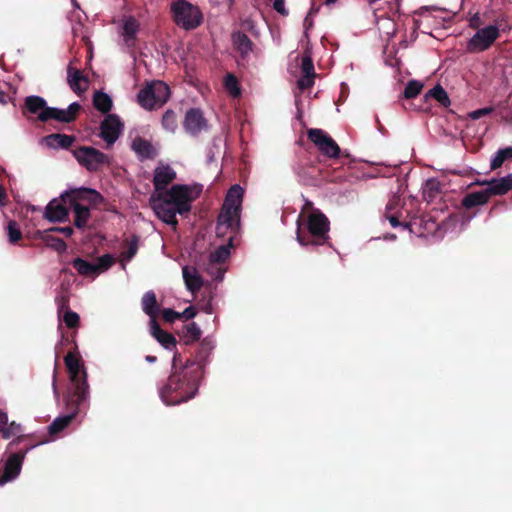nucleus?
Returning a JSON list of instances; mask_svg holds the SVG:
<instances>
[{"mask_svg": "<svg viewBox=\"0 0 512 512\" xmlns=\"http://www.w3.org/2000/svg\"><path fill=\"white\" fill-rule=\"evenodd\" d=\"M244 190L240 185L235 184L227 192L224 204L220 212L224 215H232L240 218L241 204Z\"/></svg>", "mask_w": 512, "mask_h": 512, "instance_id": "16", "label": "nucleus"}, {"mask_svg": "<svg viewBox=\"0 0 512 512\" xmlns=\"http://www.w3.org/2000/svg\"><path fill=\"white\" fill-rule=\"evenodd\" d=\"M423 84L417 80H410L403 92L405 99H413L422 91Z\"/></svg>", "mask_w": 512, "mask_h": 512, "instance_id": "44", "label": "nucleus"}, {"mask_svg": "<svg viewBox=\"0 0 512 512\" xmlns=\"http://www.w3.org/2000/svg\"><path fill=\"white\" fill-rule=\"evenodd\" d=\"M240 230V218L232 215H224L220 212L217 218L216 235L217 237H224L228 232L229 246H233L234 239L238 236Z\"/></svg>", "mask_w": 512, "mask_h": 512, "instance_id": "13", "label": "nucleus"}, {"mask_svg": "<svg viewBox=\"0 0 512 512\" xmlns=\"http://www.w3.org/2000/svg\"><path fill=\"white\" fill-rule=\"evenodd\" d=\"M138 251V237L133 236L126 251L121 253L123 261H130Z\"/></svg>", "mask_w": 512, "mask_h": 512, "instance_id": "48", "label": "nucleus"}, {"mask_svg": "<svg viewBox=\"0 0 512 512\" xmlns=\"http://www.w3.org/2000/svg\"><path fill=\"white\" fill-rule=\"evenodd\" d=\"M149 203L156 216L161 221L176 228L178 225V220L176 218L178 211H176V209L171 206L169 202L166 201L164 197H162L161 194L152 193L149 199Z\"/></svg>", "mask_w": 512, "mask_h": 512, "instance_id": "11", "label": "nucleus"}, {"mask_svg": "<svg viewBox=\"0 0 512 512\" xmlns=\"http://www.w3.org/2000/svg\"><path fill=\"white\" fill-rule=\"evenodd\" d=\"M197 312L193 306L187 307L183 312L180 313V319L190 320L196 316Z\"/></svg>", "mask_w": 512, "mask_h": 512, "instance_id": "57", "label": "nucleus"}, {"mask_svg": "<svg viewBox=\"0 0 512 512\" xmlns=\"http://www.w3.org/2000/svg\"><path fill=\"white\" fill-rule=\"evenodd\" d=\"M150 333L165 349H172L176 346L175 337L162 330L157 321H150Z\"/></svg>", "mask_w": 512, "mask_h": 512, "instance_id": "24", "label": "nucleus"}, {"mask_svg": "<svg viewBox=\"0 0 512 512\" xmlns=\"http://www.w3.org/2000/svg\"><path fill=\"white\" fill-rule=\"evenodd\" d=\"M149 86L154 93V98L158 106L163 105L170 96L169 86L162 81H153Z\"/></svg>", "mask_w": 512, "mask_h": 512, "instance_id": "33", "label": "nucleus"}, {"mask_svg": "<svg viewBox=\"0 0 512 512\" xmlns=\"http://www.w3.org/2000/svg\"><path fill=\"white\" fill-rule=\"evenodd\" d=\"M301 72H302V75L316 77L313 60H312L311 56L308 53H305L302 56V59H301Z\"/></svg>", "mask_w": 512, "mask_h": 512, "instance_id": "46", "label": "nucleus"}, {"mask_svg": "<svg viewBox=\"0 0 512 512\" xmlns=\"http://www.w3.org/2000/svg\"><path fill=\"white\" fill-rule=\"evenodd\" d=\"M7 235L9 238V242L12 244L17 243L22 238V232L16 221L11 220L8 222Z\"/></svg>", "mask_w": 512, "mask_h": 512, "instance_id": "45", "label": "nucleus"}, {"mask_svg": "<svg viewBox=\"0 0 512 512\" xmlns=\"http://www.w3.org/2000/svg\"><path fill=\"white\" fill-rule=\"evenodd\" d=\"M182 274L186 288L190 292L195 293L201 289V287L203 286V280L195 267H183Z\"/></svg>", "mask_w": 512, "mask_h": 512, "instance_id": "25", "label": "nucleus"}, {"mask_svg": "<svg viewBox=\"0 0 512 512\" xmlns=\"http://www.w3.org/2000/svg\"><path fill=\"white\" fill-rule=\"evenodd\" d=\"M491 112H492V108H482V109H478V110L471 112L470 117L474 120H477V119L481 118L482 116H485Z\"/></svg>", "mask_w": 512, "mask_h": 512, "instance_id": "58", "label": "nucleus"}, {"mask_svg": "<svg viewBox=\"0 0 512 512\" xmlns=\"http://www.w3.org/2000/svg\"><path fill=\"white\" fill-rule=\"evenodd\" d=\"M161 124L163 129L170 133H174L178 128V117L175 111L168 109L162 116Z\"/></svg>", "mask_w": 512, "mask_h": 512, "instance_id": "41", "label": "nucleus"}, {"mask_svg": "<svg viewBox=\"0 0 512 512\" xmlns=\"http://www.w3.org/2000/svg\"><path fill=\"white\" fill-rule=\"evenodd\" d=\"M161 314H162L163 320L168 322V323H173L176 320L180 319V312L174 311L171 308H164L161 311Z\"/></svg>", "mask_w": 512, "mask_h": 512, "instance_id": "52", "label": "nucleus"}, {"mask_svg": "<svg viewBox=\"0 0 512 512\" xmlns=\"http://www.w3.org/2000/svg\"><path fill=\"white\" fill-rule=\"evenodd\" d=\"M231 39L234 48L239 52L241 58L246 59L253 50L254 44L251 39L242 31L233 32Z\"/></svg>", "mask_w": 512, "mask_h": 512, "instance_id": "23", "label": "nucleus"}, {"mask_svg": "<svg viewBox=\"0 0 512 512\" xmlns=\"http://www.w3.org/2000/svg\"><path fill=\"white\" fill-rule=\"evenodd\" d=\"M297 223V241L302 246H320L330 239V221L320 210H313L308 214L304 228L301 227L299 220Z\"/></svg>", "mask_w": 512, "mask_h": 512, "instance_id": "3", "label": "nucleus"}, {"mask_svg": "<svg viewBox=\"0 0 512 512\" xmlns=\"http://www.w3.org/2000/svg\"><path fill=\"white\" fill-rule=\"evenodd\" d=\"M176 178V172L168 165L161 164L154 171L153 185L155 191L153 193H160L168 191L167 186Z\"/></svg>", "mask_w": 512, "mask_h": 512, "instance_id": "19", "label": "nucleus"}, {"mask_svg": "<svg viewBox=\"0 0 512 512\" xmlns=\"http://www.w3.org/2000/svg\"><path fill=\"white\" fill-rule=\"evenodd\" d=\"M44 215L50 222H63L68 216V210L64 205L53 200L46 206Z\"/></svg>", "mask_w": 512, "mask_h": 512, "instance_id": "28", "label": "nucleus"}, {"mask_svg": "<svg viewBox=\"0 0 512 512\" xmlns=\"http://www.w3.org/2000/svg\"><path fill=\"white\" fill-rule=\"evenodd\" d=\"M25 110L31 114H37V117L43 113L47 106L46 100L40 96L32 95L25 98L24 102Z\"/></svg>", "mask_w": 512, "mask_h": 512, "instance_id": "31", "label": "nucleus"}, {"mask_svg": "<svg viewBox=\"0 0 512 512\" xmlns=\"http://www.w3.org/2000/svg\"><path fill=\"white\" fill-rule=\"evenodd\" d=\"M20 430V425L15 421L8 423L3 429H0L1 435L4 439H9L16 435Z\"/></svg>", "mask_w": 512, "mask_h": 512, "instance_id": "51", "label": "nucleus"}, {"mask_svg": "<svg viewBox=\"0 0 512 512\" xmlns=\"http://www.w3.org/2000/svg\"><path fill=\"white\" fill-rule=\"evenodd\" d=\"M427 98L435 99L443 107H448L451 104V101L449 99L447 92L439 84L434 86L432 89H430L426 93L425 99H427Z\"/></svg>", "mask_w": 512, "mask_h": 512, "instance_id": "36", "label": "nucleus"}, {"mask_svg": "<svg viewBox=\"0 0 512 512\" xmlns=\"http://www.w3.org/2000/svg\"><path fill=\"white\" fill-rule=\"evenodd\" d=\"M319 8H320V6H317V5H316L315 0H312V3H311V7H310V10H309L308 16L305 18V24L307 23V21H308V17H309V16H312V15H315V14H317V13H318Z\"/></svg>", "mask_w": 512, "mask_h": 512, "instance_id": "62", "label": "nucleus"}, {"mask_svg": "<svg viewBox=\"0 0 512 512\" xmlns=\"http://www.w3.org/2000/svg\"><path fill=\"white\" fill-rule=\"evenodd\" d=\"M212 351V345L209 341L204 340L200 344L193 359H187L184 363H193L194 366H199L200 375L203 377L204 367L207 359Z\"/></svg>", "mask_w": 512, "mask_h": 512, "instance_id": "26", "label": "nucleus"}, {"mask_svg": "<svg viewBox=\"0 0 512 512\" xmlns=\"http://www.w3.org/2000/svg\"><path fill=\"white\" fill-rule=\"evenodd\" d=\"M81 164H84V166L89 171H97L99 169L100 164L103 162H80Z\"/></svg>", "mask_w": 512, "mask_h": 512, "instance_id": "61", "label": "nucleus"}, {"mask_svg": "<svg viewBox=\"0 0 512 512\" xmlns=\"http://www.w3.org/2000/svg\"><path fill=\"white\" fill-rule=\"evenodd\" d=\"M224 87L229 92V94L237 98L241 95V89L239 86L238 79L235 75L229 73L224 78Z\"/></svg>", "mask_w": 512, "mask_h": 512, "instance_id": "43", "label": "nucleus"}, {"mask_svg": "<svg viewBox=\"0 0 512 512\" xmlns=\"http://www.w3.org/2000/svg\"><path fill=\"white\" fill-rule=\"evenodd\" d=\"M67 81L70 88L78 95L88 88V78L83 75L81 70L73 68L71 65L67 68Z\"/></svg>", "mask_w": 512, "mask_h": 512, "instance_id": "22", "label": "nucleus"}, {"mask_svg": "<svg viewBox=\"0 0 512 512\" xmlns=\"http://www.w3.org/2000/svg\"><path fill=\"white\" fill-rule=\"evenodd\" d=\"M66 405L70 412L66 415H62L54 419V421L48 426V433L50 436H57L62 432L75 418L77 413L80 411L82 405H76V403H68V396L66 397Z\"/></svg>", "mask_w": 512, "mask_h": 512, "instance_id": "17", "label": "nucleus"}, {"mask_svg": "<svg viewBox=\"0 0 512 512\" xmlns=\"http://www.w3.org/2000/svg\"><path fill=\"white\" fill-rule=\"evenodd\" d=\"M142 309L150 317V321H157L159 305L153 291L146 292L141 300Z\"/></svg>", "mask_w": 512, "mask_h": 512, "instance_id": "29", "label": "nucleus"}, {"mask_svg": "<svg viewBox=\"0 0 512 512\" xmlns=\"http://www.w3.org/2000/svg\"><path fill=\"white\" fill-rule=\"evenodd\" d=\"M482 25V20L480 18L479 13H475L470 19H469V26L473 29H480L479 27Z\"/></svg>", "mask_w": 512, "mask_h": 512, "instance_id": "59", "label": "nucleus"}, {"mask_svg": "<svg viewBox=\"0 0 512 512\" xmlns=\"http://www.w3.org/2000/svg\"><path fill=\"white\" fill-rule=\"evenodd\" d=\"M139 29L140 23L135 17L128 16L123 19L121 35L123 36L124 42L128 48H134L136 46V36Z\"/></svg>", "mask_w": 512, "mask_h": 512, "instance_id": "21", "label": "nucleus"}, {"mask_svg": "<svg viewBox=\"0 0 512 512\" xmlns=\"http://www.w3.org/2000/svg\"><path fill=\"white\" fill-rule=\"evenodd\" d=\"M170 12L175 24L186 31L198 28L203 22L200 8L187 0H173Z\"/></svg>", "mask_w": 512, "mask_h": 512, "instance_id": "6", "label": "nucleus"}, {"mask_svg": "<svg viewBox=\"0 0 512 512\" xmlns=\"http://www.w3.org/2000/svg\"><path fill=\"white\" fill-rule=\"evenodd\" d=\"M397 207V201H390L386 206L385 211V217L389 221L392 227H402L403 229H408L409 231H412L411 229V223L410 222H400L399 216L395 213H393V210Z\"/></svg>", "mask_w": 512, "mask_h": 512, "instance_id": "34", "label": "nucleus"}, {"mask_svg": "<svg viewBox=\"0 0 512 512\" xmlns=\"http://www.w3.org/2000/svg\"><path fill=\"white\" fill-rule=\"evenodd\" d=\"M193 193L194 190L188 185L176 184L168 191L159 194L178 211L179 215H185L191 211V204L198 197L199 191Z\"/></svg>", "mask_w": 512, "mask_h": 512, "instance_id": "8", "label": "nucleus"}, {"mask_svg": "<svg viewBox=\"0 0 512 512\" xmlns=\"http://www.w3.org/2000/svg\"><path fill=\"white\" fill-rule=\"evenodd\" d=\"M137 99L139 104L145 109L152 110L158 106L154 98V93L149 85L138 92Z\"/></svg>", "mask_w": 512, "mask_h": 512, "instance_id": "35", "label": "nucleus"}, {"mask_svg": "<svg viewBox=\"0 0 512 512\" xmlns=\"http://www.w3.org/2000/svg\"><path fill=\"white\" fill-rule=\"evenodd\" d=\"M314 79V76L302 75L297 81V86L302 91L307 90L314 85Z\"/></svg>", "mask_w": 512, "mask_h": 512, "instance_id": "53", "label": "nucleus"}, {"mask_svg": "<svg viewBox=\"0 0 512 512\" xmlns=\"http://www.w3.org/2000/svg\"><path fill=\"white\" fill-rule=\"evenodd\" d=\"M8 424V414L0 410V429H3Z\"/></svg>", "mask_w": 512, "mask_h": 512, "instance_id": "63", "label": "nucleus"}, {"mask_svg": "<svg viewBox=\"0 0 512 512\" xmlns=\"http://www.w3.org/2000/svg\"><path fill=\"white\" fill-rule=\"evenodd\" d=\"M49 230H51L52 232L63 233L67 237H69V236H71L73 234V229L70 226H67V227H52V228H49Z\"/></svg>", "mask_w": 512, "mask_h": 512, "instance_id": "60", "label": "nucleus"}, {"mask_svg": "<svg viewBox=\"0 0 512 512\" xmlns=\"http://www.w3.org/2000/svg\"><path fill=\"white\" fill-rule=\"evenodd\" d=\"M51 230L37 231V238L45 242L46 246L62 253L67 249L66 243L59 237L51 235Z\"/></svg>", "mask_w": 512, "mask_h": 512, "instance_id": "30", "label": "nucleus"}, {"mask_svg": "<svg viewBox=\"0 0 512 512\" xmlns=\"http://www.w3.org/2000/svg\"><path fill=\"white\" fill-rule=\"evenodd\" d=\"M123 124L115 114L107 115L100 124V136L107 144H113L121 134Z\"/></svg>", "mask_w": 512, "mask_h": 512, "instance_id": "15", "label": "nucleus"}, {"mask_svg": "<svg viewBox=\"0 0 512 512\" xmlns=\"http://www.w3.org/2000/svg\"><path fill=\"white\" fill-rule=\"evenodd\" d=\"M325 164L326 162H299L295 171L304 185H318L328 178Z\"/></svg>", "mask_w": 512, "mask_h": 512, "instance_id": "9", "label": "nucleus"}, {"mask_svg": "<svg viewBox=\"0 0 512 512\" xmlns=\"http://www.w3.org/2000/svg\"><path fill=\"white\" fill-rule=\"evenodd\" d=\"M201 379L199 366H194L193 363H183L182 355L175 352L170 375L159 388V396L168 406L188 402L198 393Z\"/></svg>", "mask_w": 512, "mask_h": 512, "instance_id": "1", "label": "nucleus"}, {"mask_svg": "<svg viewBox=\"0 0 512 512\" xmlns=\"http://www.w3.org/2000/svg\"><path fill=\"white\" fill-rule=\"evenodd\" d=\"M201 330L195 322L185 325L182 329V336L185 339V344L198 341L201 337Z\"/></svg>", "mask_w": 512, "mask_h": 512, "instance_id": "39", "label": "nucleus"}, {"mask_svg": "<svg viewBox=\"0 0 512 512\" xmlns=\"http://www.w3.org/2000/svg\"><path fill=\"white\" fill-rule=\"evenodd\" d=\"M62 314H63V317H62L63 321L68 328L74 329L79 326L80 317L76 312H74L72 310H67Z\"/></svg>", "mask_w": 512, "mask_h": 512, "instance_id": "47", "label": "nucleus"}, {"mask_svg": "<svg viewBox=\"0 0 512 512\" xmlns=\"http://www.w3.org/2000/svg\"><path fill=\"white\" fill-rule=\"evenodd\" d=\"M93 105L101 113H108L112 108V99L104 92H96L93 97Z\"/></svg>", "mask_w": 512, "mask_h": 512, "instance_id": "38", "label": "nucleus"}, {"mask_svg": "<svg viewBox=\"0 0 512 512\" xmlns=\"http://www.w3.org/2000/svg\"><path fill=\"white\" fill-rule=\"evenodd\" d=\"M74 156L78 161L89 160L88 157L91 156L94 157V160H107L105 156L102 153L98 152L95 148L86 146L80 147L79 149L75 150Z\"/></svg>", "mask_w": 512, "mask_h": 512, "instance_id": "40", "label": "nucleus"}, {"mask_svg": "<svg viewBox=\"0 0 512 512\" xmlns=\"http://www.w3.org/2000/svg\"><path fill=\"white\" fill-rule=\"evenodd\" d=\"M443 183L437 178H430L423 188V197L427 202L433 201L441 192Z\"/></svg>", "mask_w": 512, "mask_h": 512, "instance_id": "32", "label": "nucleus"}, {"mask_svg": "<svg viewBox=\"0 0 512 512\" xmlns=\"http://www.w3.org/2000/svg\"><path fill=\"white\" fill-rule=\"evenodd\" d=\"M433 168L440 171L442 173V177H446L449 174L465 176L470 173V170H468V169L451 170V169H446V168H442V167H440V168L433 167Z\"/></svg>", "mask_w": 512, "mask_h": 512, "instance_id": "54", "label": "nucleus"}, {"mask_svg": "<svg viewBox=\"0 0 512 512\" xmlns=\"http://www.w3.org/2000/svg\"><path fill=\"white\" fill-rule=\"evenodd\" d=\"M512 158V147L499 149L492 160H508Z\"/></svg>", "mask_w": 512, "mask_h": 512, "instance_id": "55", "label": "nucleus"}, {"mask_svg": "<svg viewBox=\"0 0 512 512\" xmlns=\"http://www.w3.org/2000/svg\"><path fill=\"white\" fill-rule=\"evenodd\" d=\"M313 210H316V209L313 207V203H312L311 201H309V200H306V201H305V204H304V206H303V208H302V213L309 212V211H310V213H311Z\"/></svg>", "mask_w": 512, "mask_h": 512, "instance_id": "64", "label": "nucleus"}, {"mask_svg": "<svg viewBox=\"0 0 512 512\" xmlns=\"http://www.w3.org/2000/svg\"><path fill=\"white\" fill-rule=\"evenodd\" d=\"M73 268L82 276H90L97 274V267L95 264L90 263L80 257L72 261Z\"/></svg>", "mask_w": 512, "mask_h": 512, "instance_id": "37", "label": "nucleus"}, {"mask_svg": "<svg viewBox=\"0 0 512 512\" xmlns=\"http://www.w3.org/2000/svg\"><path fill=\"white\" fill-rule=\"evenodd\" d=\"M474 184L486 185L481 191L467 193L461 200V206L466 210L487 204L492 196H502L512 190V174L490 181H477Z\"/></svg>", "mask_w": 512, "mask_h": 512, "instance_id": "4", "label": "nucleus"}, {"mask_svg": "<svg viewBox=\"0 0 512 512\" xmlns=\"http://www.w3.org/2000/svg\"><path fill=\"white\" fill-rule=\"evenodd\" d=\"M43 143L50 148L58 149L69 148L75 141V137L72 135L54 133L43 138Z\"/></svg>", "mask_w": 512, "mask_h": 512, "instance_id": "27", "label": "nucleus"}, {"mask_svg": "<svg viewBox=\"0 0 512 512\" xmlns=\"http://www.w3.org/2000/svg\"><path fill=\"white\" fill-rule=\"evenodd\" d=\"M499 36L500 31L496 25H489L478 29L473 37L467 42L466 50L469 53L483 52L489 49Z\"/></svg>", "mask_w": 512, "mask_h": 512, "instance_id": "10", "label": "nucleus"}, {"mask_svg": "<svg viewBox=\"0 0 512 512\" xmlns=\"http://www.w3.org/2000/svg\"><path fill=\"white\" fill-rule=\"evenodd\" d=\"M62 199L64 202L69 203L74 211V225L77 228H84L90 218V209L89 207L82 205L80 201L86 200L91 205L97 206L103 201V196L91 188H78L72 189L63 194Z\"/></svg>", "mask_w": 512, "mask_h": 512, "instance_id": "5", "label": "nucleus"}, {"mask_svg": "<svg viewBox=\"0 0 512 512\" xmlns=\"http://www.w3.org/2000/svg\"><path fill=\"white\" fill-rule=\"evenodd\" d=\"M55 302L57 305V311L59 316L65 311L70 310L68 293H61L60 295H57L55 298Z\"/></svg>", "mask_w": 512, "mask_h": 512, "instance_id": "49", "label": "nucleus"}, {"mask_svg": "<svg viewBox=\"0 0 512 512\" xmlns=\"http://www.w3.org/2000/svg\"><path fill=\"white\" fill-rule=\"evenodd\" d=\"M80 110L81 105L78 102L71 103L65 110L49 107V109H46L38 116V120L41 122H47L53 119L58 122L70 123L77 118Z\"/></svg>", "mask_w": 512, "mask_h": 512, "instance_id": "12", "label": "nucleus"}, {"mask_svg": "<svg viewBox=\"0 0 512 512\" xmlns=\"http://www.w3.org/2000/svg\"><path fill=\"white\" fill-rule=\"evenodd\" d=\"M273 8L282 16H287L289 11L285 7V0H275Z\"/></svg>", "mask_w": 512, "mask_h": 512, "instance_id": "56", "label": "nucleus"}, {"mask_svg": "<svg viewBox=\"0 0 512 512\" xmlns=\"http://www.w3.org/2000/svg\"><path fill=\"white\" fill-rule=\"evenodd\" d=\"M130 147L142 159H154L159 155V145L141 136H136Z\"/></svg>", "mask_w": 512, "mask_h": 512, "instance_id": "18", "label": "nucleus"}, {"mask_svg": "<svg viewBox=\"0 0 512 512\" xmlns=\"http://www.w3.org/2000/svg\"><path fill=\"white\" fill-rule=\"evenodd\" d=\"M27 451L28 449L19 451L8 457L3 472L4 481H10L19 475Z\"/></svg>", "mask_w": 512, "mask_h": 512, "instance_id": "20", "label": "nucleus"}, {"mask_svg": "<svg viewBox=\"0 0 512 512\" xmlns=\"http://www.w3.org/2000/svg\"><path fill=\"white\" fill-rule=\"evenodd\" d=\"M228 245H221L214 251L210 253L209 260L211 264H222L224 263L230 256V248Z\"/></svg>", "mask_w": 512, "mask_h": 512, "instance_id": "42", "label": "nucleus"}, {"mask_svg": "<svg viewBox=\"0 0 512 512\" xmlns=\"http://www.w3.org/2000/svg\"><path fill=\"white\" fill-rule=\"evenodd\" d=\"M183 127L188 134L195 137L207 130L208 123L199 108H190L185 114Z\"/></svg>", "mask_w": 512, "mask_h": 512, "instance_id": "14", "label": "nucleus"}, {"mask_svg": "<svg viewBox=\"0 0 512 512\" xmlns=\"http://www.w3.org/2000/svg\"><path fill=\"white\" fill-rule=\"evenodd\" d=\"M114 263V257L110 254H104L98 258V263L95 264L97 267V274L101 271L109 269Z\"/></svg>", "mask_w": 512, "mask_h": 512, "instance_id": "50", "label": "nucleus"}, {"mask_svg": "<svg viewBox=\"0 0 512 512\" xmlns=\"http://www.w3.org/2000/svg\"><path fill=\"white\" fill-rule=\"evenodd\" d=\"M71 387L68 390V403L84 405L88 400L89 385L87 372L77 351H69L64 357Z\"/></svg>", "mask_w": 512, "mask_h": 512, "instance_id": "2", "label": "nucleus"}, {"mask_svg": "<svg viewBox=\"0 0 512 512\" xmlns=\"http://www.w3.org/2000/svg\"><path fill=\"white\" fill-rule=\"evenodd\" d=\"M307 138L322 155L328 158L337 159L343 157L349 159L351 157L347 150L342 151L336 141L326 131L320 128L308 129Z\"/></svg>", "mask_w": 512, "mask_h": 512, "instance_id": "7", "label": "nucleus"}]
</instances>
